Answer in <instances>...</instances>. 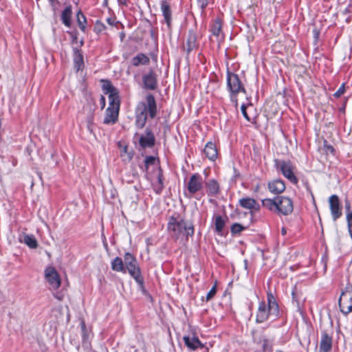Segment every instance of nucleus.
I'll return each instance as SVG.
<instances>
[{
	"label": "nucleus",
	"mask_w": 352,
	"mask_h": 352,
	"mask_svg": "<svg viewBox=\"0 0 352 352\" xmlns=\"http://www.w3.org/2000/svg\"><path fill=\"white\" fill-rule=\"evenodd\" d=\"M167 230L170 237L175 241L182 237H185L188 240V237L192 236L195 233L193 223L186 221L179 214L169 217Z\"/></svg>",
	"instance_id": "nucleus-1"
},
{
	"label": "nucleus",
	"mask_w": 352,
	"mask_h": 352,
	"mask_svg": "<svg viewBox=\"0 0 352 352\" xmlns=\"http://www.w3.org/2000/svg\"><path fill=\"white\" fill-rule=\"evenodd\" d=\"M157 112V104L155 97L149 94L146 96L145 102L138 103L135 110V126L138 129H143L146 125L148 116L153 119Z\"/></svg>",
	"instance_id": "nucleus-2"
},
{
	"label": "nucleus",
	"mask_w": 352,
	"mask_h": 352,
	"mask_svg": "<svg viewBox=\"0 0 352 352\" xmlns=\"http://www.w3.org/2000/svg\"><path fill=\"white\" fill-rule=\"evenodd\" d=\"M125 273L128 272L130 276L135 280L140 287H144V278L142 276L140 268L136 258L130 252L124 255Z\"/></svg>",
	"instance_id": "nucleus-3"
},
{
	"label": "nucleus",
	"mask_w": 352,
	"mask_h": 352,
	"mask_svg": "<svg viewBox=\"0 0 352 352\" xmlns=\"http://www.w3.org/2000/svg\"><path fill=\"white\" fill-rule=\"evenodd\" d=\"M274 167L283 174L292 184H297L298 179L294 174L295 166L290 160L275 159Z\"/></svg>",
	"instance_id": "nucleus-4"
},
{
	"label": "nucleus",
	"mask_w": 352,
	"mask_h": 352,
	"mask_svg": "<svg viewBox=\"0 0 352 352\" xmlns=\"http://www.w3.org/2000/svg\"><path fill=\"white\" fill-rule=\"evenodd\" d=\"M102 89L104 94H107L109 97V107L107 108L120 109V98L119 91L112 83L108 80H102Z\"/></svg>",
	"instance_id": "nucleus-5"
},
{
	"label": "nucleus",
	"mask_w": 352,
	"mask_h": 352,
	"mask_svg": "<svg viewBox=\"0 0 352 352\" xmlns=\"http://www.w3.org/2000/svg\"><path fill=\"white\" fill-rule=\"evenodd\" d=\"M227 87L230 92L231 100L236 101V96L240 92H245V89L242 85L239 77L237 74L229 72H227Z\"/></svg>",
	"instance_id": "nucleus-6"
},
{
	"label": "nucleus",
	"mask_w": 352,
	"mask_h": 352,
	"mask_svg": "<svg viewBox=\"0 0 352 352\" xmlns=\"http://www.w3.org/2000/svg\"><path fill=\"white\" fill-rule=\"evenodd\" d=\"M186 186L187 192H185L184 195L186 197L190 198L192 196L201 192L204 188V181L201 175L198 173L192 174Z\"/></svg>",
	"instance_id": "nucleus-7"
},
{
	"label": "nucleus",
	"mask_w": 352,
	"mask_h": 352,
	"mask_svg": "<svg viewBox=\"0 0 352 352\" xmlns=\"http://www.w3.org/2000/svg\"><path fill=\"white\" fill-rule=\"evenodd\" d=\"M277 209L276 214L278 215L287 216L292 213L294 204L292 200L285 196L276 197Z\"/></svg>",
	"instance_id": "nucleus-8"
},
{
	"label": "nucleus",
	"mask_w": 352,
	"mask_h": 352,
	"mask_svg": "<svg viewBox=\"0 0 352 352\" xmlns=\"http://www.w3.org/2000/svg\"><path fill=\"white\" fill-rule=\"evenodd\" d=\"M45 278L51 289H57L61 283L60 276L52 266H49L45 270Z\"/></svg>",
	"instance_id": "nucleus-9"
},
{
	"label": "nucleus",
	"mask_w": 352,
	"mask_h": 352,
	"mask_svg": "<svg viewBox=\"0 0 352 352\" xmlns=\"http://www.w3.org/2000/svg\"><path fill=\"white\" fill-rule=\"evenodd\" d=\"M239 205L241 208L248 210L252 217L261 209L259 203L254 198L249 197L241 198L239 200Z\"/></svg>",
	"instance_id": "nucleus-10"
},
{
	"label": "nucleus",
	"mask_w": 352,
	"mask_h": 352,
	"mask_svg": "<svg viewBox=\"0 0 352 352\" xmlns=\"http://www.w3.org/2000/svg\"><path fill=\"white\" fill-rule=\"evenodd\" d=\"M338 303L340 308H352V285H347L342 292Z\"/></svg>",
	"instance_id": "nucleus-11"
},
{
	"label": "nucleus",
	"mask_w": 352,
	"mask_h": 352,
	"mask_svg": "<svg viewBox=\"0 0 352 352\" xmlns=\"http://www.w3.org/2000/svg\"><path fill=\"white\" fill-rule=\"evenodd\" d=\"M329 202L332 218L333 221H336L342 216L339 198L336 195H333L329 197Z\"/></svg>",
	"instance_id": "nucleus-12"
},
{
	"label": "nucleus",
	"mask_w": 352,
	"mask_h": 352,
	"mask_svg": "<svg viewBox=\"0 0 352 352\" xmlns=\"http://www.w3.org/2000/svg\"><path fill=\"white\" fill-rule=\"evenodd\" d=\"M155 138L153 133L148 128L145 130V135H141L139 139L140 145L145 148H151L155 145Z\"/></svg>",
	"instance_id": "nucleus-13"
},
{
	"label": "nucleus",
	"mask_w": 352,
	"mask_h": 352,
	"mask_svg": "<svg viewBox=\"0 0 352 352\" xmlns=\"http://www.w3.org/2000/svg\"><path fill=\"white\" fill-rule=\"evenodd\" d=\"M160 8L164 16V21L168 28L171 27L172 21V12L170 10V5L168 0H161Z\"/></svg>",
	"instance_id": "nucleus-14"
},
{
	"label": "nucleus",
	"mask_w": 352,
	"mask_h": 352,
	"mask_svg": "<svg viewBox=\"0 0 352 352\" xmlns=\"http://www.w3.org/2000/svg\"><path fill=\"white\" fill-rule=\"evenodd\" d=\"M144 87L146 89L154 90L157 87V78L155 74L150 71L148 74L143 76L142 78Z\"/></svg>",
	"instance_id": "nucleus-15"
},
{
	"label": "nucleus",
	"mask_w": 352,
	"mask_h": 352,
	"mask_svg": "<svg viewBox=\"0 0 352 352\" xmlns=\"http://www.w3.org/2000/svg\"><path fill=\"white\" fill-rule=\"evenodd\" d=\"M269 191L273 194H280L285 190V184L281 179H275L267 184Z\"/></svg>",
	"instance_id": "nucleus-16"
},
{
	"label": "nucleus",
	"mask_w": 352,
	"mask_h": 352,
	"mask_svg": "<svg viewBox=\"0 0 352 352\" xmlns=\"http://www.w3.org/2000/svg\"><path fill=\"white\" fill-rule=\"evenodd\" d=\"M164 178L163 176L162 170L160 167H159L157 173V179L155 181L152 182V187L156 194H161L162 190H164Z\"/></svg>",
	"instance_id": "nucleus-17"
},
{
	"label": "nucleus",
	"mask_w": 352,
	"mask_h": 352,
	"mask_svg": "<svg viewBox=\"0 0 352 352\" xmlns=\"http://www.w3.org/2000/svg\"><path fill=\"white\" fill-rule=\"evenodd\" d=\"M119 111L120 109H118L117 108H107L103 123L105 124H115L118 118Z\"/></svg>",
	"instance_id": "nucleus-18"
},
{
	"label": "nucleus",
	"mask_w": 352,
	"mask_h": 352,
	"mask_svg": "<svg viewBox=\"0 0 352 352\" xmlns=\"http://www.w3.org/2000/svg\"><path fill=\"white\" fill-rule=\"evenodd\" d=\"M204 153L210 161H215L218 155L217 148L215 144L212 142H207L204 148Z\"/></svg>",
	"instance_id": "nucleus-19"
},
{
	"label": "nucleus",
	"mask_w": 352,
	"mask_h": 352,
	"mask_svg": "<svg viewBox=\"0 0 352 352\" xmlns=\"http://www.w3.org/2000/svg\"><path fill=\"white\" fill-rule=\"evenodd\" d=\"M197 40V36L195 31L193 30H189L188 32L186 47V51L188 54L197 47L198 44Z\"/></svg>",
	"instance_id": "nucleus-20"
},
{
	"label": "nucleus",
	"mask_w": 352,
	"mask_h": 352,
	"mask_svg": "<svg viewBox=\"0 0 352 352\" xmlns=\"http://www.w3.org/2000/svg\"><path fill=\"white\" fill-rule=\"evenodd\" d=\"M150 63V58L144 53H138L131 60V64L134 67L140 65H148Z\"/></svg>",
	"instance_id": "nucleus-21"
},
{
	"label": "nucleus",
	"mask_w": 352,
	"mask_h": 352,
	"mask_svg": "<svg viewBox=\"0 0 352 352\" xmlns=\"http://www.w3.org/2000/svg\"><path fill=\"white\" fill-rule=\"evenodd\" d=\"M332 347V338L327 332L322 333L321 341L320 344V349L322 352H329Z\"/></svg>",
	"instance_id": "nucleus-22"
},
{
	"label": "nucleus",
	"mask_w": 352,
	"mask_h": 352,
	"mask_svg": "<svg viewBox=\"0 0 352 352\" xmlns=\"http://www.w3.org/2000/svg\"><path fill=\"white\" fill-rule=\"evenodd\" d=\"M72 7L67 6L61 12L60 19L63 23L67 28L72 25Z\"/></svg>",
	"instance_id": "nucleus-23"
},
{
	"label": "nucleus",
	"mask_w": 352,
	"mask_h": 352,
	"mask_svg": "<svg viewBox=\"0 0 352 352\" xmlns=\"http://www.w3.org/2000/svg\"><path fill=\"white\" fill-rule=\"evenodd\" d=\"M211 32L213 36H216L217 39H219L221 36L223 39L224 36L222 33V21L219 18H216L211 25Z\"/></svg>",
	"instance_id": "nucleus-24"
},
{
	"label": "nucleus",
	"mask_w": 352,
	"mask_h": 352,
	"mask_svg": "<svg viewBox=\"0 0 352 352\" xmlns=\"http://www.w3.org/2000/svg\"><path fill=\"white\" fill-rule=\"evenodd\" d=\"M184 341L185 344L191 350L204 347V345L197 337L190 338L189 336H184Z\"/></svg>",
	"instance_id": "nucleus-25"
},
{
	"label": "nucleus",
	"mask_w": 352,
	"mask_h": 352,
	"mask_svg": "<svg viewBox=\"0 0 352 352\" xmlns=\"http://www.w3.org/2000/svg\"><path fill=\"white\" fill-rule=\"evenodd\" d=\"M206 192L209 196H215L219 192V186L215 179H210L206 184Z\"/></svg>",
	"instance_id": "nucleus-26"
},
{
	"label": "nucleus",
	"mask_w": 352,
	"mask_h": 352,
	"mask_svg": "<svg viewBox=\"0 0 352 352\" xmlns=\"http://www.w3.org/2000/svg\"><path fill=\"white\" fill-rule=\"evenodd\" d=\"M74 67L77 71H79L84 67L83 56L80 51L77 48L74 49Z\"/></svg>",
	"instance_id": "nucleus-27"
},
{
	"label": "nucleus",
	"mask_w": 352,
	"mask_h": 352,
	"mask_svg": "<svg viewBox=\"0 0 352 352\" xmlns=\"http://www.w3.org/2000/svg\"><path fill=\"white\" fill-rule=\"evenodd\" d=\"M214 220L215 232L220 236L223 235V230L226 226V219L220 215H215L213 217Z\"/></svg>",
	"instance_id": "nucleus-28"
},
{
	"label": "nucleus",
	"mask_w": 352,
	"mask_h": 352,
	"mask_svg": "<svg viewBox=\"0 0 352 352\" xmlns=\"http://www.w3.org/2000/svg\"><path fill=\"white\" fill-rule=\"evenodd\" d=\"M111 267L112 270L115 272H119L125 274L124 260H122L119 256L116 257L111 261Z\"/></svg>",
	"instance_id": "nucleus-29"
},
{
	"label": "nucleus",
	"mask_w": 352,
	"mask_h": 352,
	"mask_svg": "<svg viewBox=\"0 0 352 352\" xmlns=\"http://www.w3.org/2000/svg\"><path fill=\"white\" fill-rule=\"evenodd\" d=\"M80 328L82 342L86 343L90 338V336L91 334V329L87 327L85 321L83 318H80Z\"/></svg>",
	"instance_id": "nucleus-30"
},
{
	"label": "nucleus",
	"mask_w": 352,
	"mask_h": 352,
	"mask_svg": "<svg viewBox=\"0 0 352 352\" xmlns=\"http://www.w3.org/2000/svg\"><path fill=\"white\" fill-rule=\"evenodd\" d=\"M262 206L269 210L276 213L277 202L276 197L274 199L266 198L263 199L261 201Z\"/></svg>",
	"instance_id": "nucleus-31"
},
{
	"label": "nucleus",
	"mask_w": 352,
	"mask_h": 352,
	"mask_svg": "<svg viewBox=\"0 0 352 352\" xmlns=\"http://www.w3.org/2000/svg\"><path fill=\"white\" fill-rule=\"evenodd\" d=\"M95 108L90 109V112L86 118L87 129L91 133H94V111Z\"/></svg>",
	"instance_id": "nucleus-32"
},
{
	"label": "nucleus",
	"mask_w": 352,
	"mask_h": 352,
	"mask_svg": "<svg viewBox=\"0 0 352 352\" xmlns=\"http://www.w3.org/2000/svg\"><path fill=\"white\" fill-rule=\"evenodd\" d=\"M23 242L32 249L36 248L38 246L37 241L33 235L25 234Z\"/></svg>",
	"instance_id": "nucleus-33"
},
{
	"label": "nucleus",
	"mask_w": 352,
	"mask_h": 352,
	"mask_svg": "<svg viewBox=\"0 0 352 352\" xmlns=\"http://www.w3.org/2000/svg\"><path fill=\"white\" fill-rule=\"evenodd\" d=\"M248 228L247 226H243L239 223H233L230 227V232L232 235L235 236L240 234L243 231Z\"/></svg>",
	"instance_id": "nucleus-34"
},
{
	"label": "nucleus",
	"mask_w": 352,
	"mask_h": 352,
	"mask_svg": "<svg viewBox=\"0 0 352 352\" xmlns=\"http://www.w3.org/2000/svg\"><path fill=\"white\" fill-rule=\"evenodd\" d=\"M271 309H258L256 314V322H263L265 321L270 315V311Z\"/></svg>",
	"instance_id": "nucleus-35"
},
{
	"label": "nucleus",
	"mask_w": 352,
	"mask_h": 352,
	"mask_svg": "<svg viewBox=\"0 0 352 352\" xmlns=\"http://www.w3.org/2000/svg\"><path fill=\"white\" fill-rule=\"evenodd\" d=\"M76 16L77 23L79 26V28L85 32L86 29L85 25L87 23V19L85 16L81 12V11H78Z\"/></svg>",
	"instance_id": "nucleus-36"
},
{
	"label": "nucleus",
	"mask_w": 352,
	"mask_h": 352,
	"mask_svg": "<svg viewBox=\"0 0 352 352\" xmlns=\"http://www.w3.org/2000/svg\"><path fill=\"white\" fill-rule=\"evenodd\" d=\"M267 302H268V307L270 309L272 308H278V305L276 301L275 297L272 295V293H267Z\"/></svg>",
	"instance_id": "nucleus-37"
},
{
	"label": "nucleus",
	"mask_w": 352,
	"mask_h": 352,
	"mask_svg": "<svg viewBox=\"0 0 352 352\" xmlns=\"http://www.w3.org/2000/svg\"><path fill=\"white\" fill-rule=\"evenodd\" d=\"M105 28H106V26L104 25V24L103 23H102L100 21H97L95 24V26H94V31L97 34H99V33L102 32L103 30H104Z\"/></svg>",
	"instance_id": "nucleus-38"
},
{
	"label": "nucleus",
	"mask_w": 352,
	"mask_h": 352,
	"mask_svg": "<svg viewBox=\"0 0 352 352\" xmlns=\"http://www.w3.org/2000/svg\"><path fill=\"white\" fill-rule=\"evenodd\" d=\"M210 0H197L198 7L201 9V12L205 11V9L208 6Z\"/></svg>",
	"instance_id": "nucleus-39"
},
{
	"label": "nucleus",
	"mask_w": 352,
	"mask_h": 352,
	"mask_svg": "<svg viewBox=\"0 0 352 352\" xmlns=\"http://www.w3.org/2000/svg\"><path fill=\"white\" fill-rule=\"evenodd\" d=\"M345 92V83H342L338 89L333 94V96L336 98H340Z\"/></svg>",
	"instance_id": "nucleus-40"
},
{
	"label": "nucleus",
	"mask_w": 352,
	"mask_h": 352,
	"mask_svg": "<svg viewBox=\"0 0 352 352\" xmlns=\"http://www.w3.org/2000/svg\"><path fill=\"white\" fill-rule=\"evenodd\" d=\"M345 210H346V220L349 219V215H351L352 219V211L351 210V202L349 200L346 199L345 200Z\"/></svg>",
	"instance_id": "nucleus-41"
},
{
	"label": "nucleus",
	"mask_w": 352,
	"mask_h": 352,
	"mask_svg": "<svg viewBox=\"0 0 352 352\" xmlns=\"http://www.w3.org/2000/svg\"><path fill=\"white\" fill-rule=\"evenodd\" d=\"M155 161V157L153 156H146L144 160L146 170L148 169L149 165L153 164Z\"/></svg>",
	"instance_id": "nucleus-42"
},
{
	"label": "nucleus",
	"mask_w": 352,
	"mask_h": 352,
	"mask_svg": "<svg viewBox=\"0 0 352 352\" xmlns=\"http://www.w3.org/2000/svg\"><path fill=\"white\" fill-rule=\"evenodd\" d=\"M216 293L217 286L214 285L206 294V300H210L216 294Z\"/></svg>",
	"instance_id": "nucleus-43"
},
{
	"label": "nucleus",
	"mask_w": 352,
	"mask_h": 352,
	"mask_svg": "<svg viewBox=\"0 0 352 352\" xmlns=\"http://www.w3.org/2000/svg\"><path fill=\"white\" fill-rule=\"evenodd\" d=\"M241 112H242V114L243 116V117L249 122L251 121V118H250V116H248V113H247V107L245 104H243L241 107Z\"/></svg>",
	"instance_id": "nucleus-44"
},
{
	"label": "nucleus",
	"mask_w": 352,
	"mask_h": 352,
	"mask_svg": "<svg viewBox=\"0 0 352 352\" xmlns=\"http://www.w3.org/2000/svg\"><path fill=\"white\" fill-rule=\"evenodd\" d=\"M107 22L111 26H116V24L118 23V21H116L114 19L111 18V17H109L107 19Z\"/></svg>",
	"instance_id": "nucleus-45"
},
{
	"label": "nucleus",
	"mask_w": 352,
	"mask_h": 352,
	"mask_svg": "<svg viewBox=\"0 0 352 352\" xmlns=\"http://www.w3.org/2000/svg\"><path fill=\"white\" fill-rule=\"evenodd\" d=\"M100 104L101 105V108L102 109H104L105 105H106V100H105V98L103 96H100Z\"/></svg>",
	"instance_id": "nucleus-46"
},
{
	"label": "nucleus",
	"mask_w": 352,
	"mask_h": 352,
	"mask_svg": "<svg viewBox=\"0 0 352 352\" xmlns=\"http://www.w3.org/2000/svg\"><path fill=\"white\" fill-rule=\"evenodd\" d=\"M352 311V309H340V314H342L344 316H347V315Z\"/></svg>",
	"instance_id": "nucleus-47"
},
{
	"label": "nucleus",
	"mask_w": 352,
	"mask_h": 352,
	"mask_svg": "<svg viewBox=\"0 0 352 352\" xmlns=\"http://www.w3.org/2000/svg\"><path fill=\"white\" fill-rule=\"evenodd\" d=\"M327 150L328 151H330L331 153H333L334 151L333 147L332 146H331V145H329V146H327Z\"/></svg>",
	"instance_id": "nucleus-48"
},
{
	"label": "nucleus",
	"mask_w": 352,
	"mask_h": 352,
	"mask_svg": "<svg viewBox=\"0 0 352 352\" xmlns=\"http://www.w3.org/2000/svg\"><path fill=\"white\" fill-rule=\"evenodd\" d=\"M118 2L120 5H126V0H118Z\"/></svg>",
	"instance_id": "nucleus-49"
},
{
	"label": "nucleus",
	"mask_w": 352,
	"mask_h": 352,
	"mask_svg": "<svg viewBox=\"0 0 352 352\" xmlns=\"http://www.w3.org/2000/svg\"><path fill=\"white\" fill-rule=\"evenodd\" d=\"M51 4V6H54L55 3H58V0H48Z\"/></svg>",
	"instance_id": "nucleus-50"
},
{
	"label": "nucleus",
	"mask_w": 352,
	"mask_h": 352,
	"mask_svg": "<svg viewBox=\"0 0 352 352\" xmlns=\"http://www.w3.org/2000/svg\"><path fill=\"white\" fill-rule=\"evenodd\" d=\"M292 294L293 300H294L295 298H296V292L293 290Z\"/></svg>",
	"instance_id": "nucleus-51"
},
{
	"label": "nucleus",
	"mask_w": 352,
	"mask_h": 352,
	"mask_svg": "<svg viewBox=\"0 0 352 352\" xmlns=\"http://www.w3.org/2000/svg\"><path fill=\"white\" fill-rule=\"evenodd\" d=\"M281 232L283 234H286V230L285 228H283L282 230H281Z\"/></svg>",
	"instance_id": "nucleus-52"
},
{
	"label": "nucleus",
	"mask_w": 352,
	"mask_h": 352,
	"mask_svg": "<svg viewBox=\"0 0 352 352\" xmlns=\"http://www.w3.org/2000/svg\"><path fill=\"white\" fill-rule=\"evenodd\" d=\"M302 310H303V309H299L300 313V314H302V315L303 314V311H302Z\"/></svg>",
	"instance_id": "nucleus-53"
}]
</instances>
